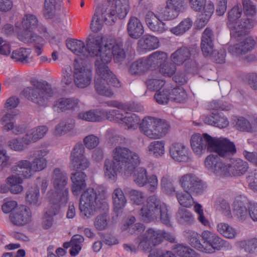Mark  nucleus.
Wrapping results in <instances>:
<instances>
[{
    "label": "nucleus",
    "instance_id": "obj_1",
    "mask_svg": "<svg viewBox=\"0 0 257 257\" xmlns=\"http://www.w3.org/2000/svg\"><path fill=\"white\" fill-rule=\"evenodd\" d=\"M191 146L193 151L198 155L205 151L214 152L220 157H226L234 154L236 150L233 143L226 138H213L207 134H196L191 139Z\"/></svg>",
    "mask_w": 257,
    "mask_h": 257
},
{
    "label": "nucleus",
    "instance_id": "obj_2",
    "mask_svg": "<svg viewBox=\"0 0 257 257\" xmlns=\"http://www.w3.org/2000/svg\"><path fill=\"white\" fill-rule=\"evenodd\" d=\"M183 234L192 247L205 253H212L215 250L231 247L227 241L209 230H204L200 235L195 231L188 229L185 230Z\"/></svg>",
    "mask_w": 257,
    "mask_h": 257
},
{
    "label": "nucleus",
    "instance_id": "obj_3",
    "mask_svg": "<svg viewBox=\"0 0 257 257\" xmlns=\"http://www.w3.org/2000/svg\"><path fill=\"white\" fill-rule=\"evenodd\" d=\"M99 49L97 58L95 62L96 71L103 76L105 71L111 77L112 82L117 84V78L110 71L107 64L111 61L112 56L116 63L121 62L125 59L126 55L122 48V42L118 40L113 43L106 44L103 47H102L101 44Z\"/></svg>",
    "mask_w": 257,
    "mask_h": 257
},
{
    "label": "nucleus",
    "instance_id": "obj_4",
    "mask_svg": "<svg viewBox=\"0 0 257 257\" xmlns=\"http://www.w3.org/2000/svg\"><path fill=\"white\" fill-rule=\"evenodd\" d=\"M242 14V7L240 4L235 5L228 12L227 27L230 30V35L237 38L247 36L249 30L256 22L255 20L246 17L240 19Z\"/></svg>",
    "mask_w": 257,
    "mask_h": 257
},
{
    "label": "nucleus",
    "instance_id": "obj_5",
    "mask_svg": "<svg viewBox=\"0 0 257 257\" xmlns=\"http://www.w3.org/2000/svg\"><path fill=\"white\" fill-rule=\"evenodd\" d=\"M102 43V38L100 36L90 35L87 39L86 46L80 40L70 39L66 41L67 48L73 53L78 55L81 59H85L90 57L97 58L99 47Z\"/></svg>",
    "mask_w": 257,
    "mask_h": 257
},
{
    "label": "nucleus",
    "instance_id": "obj_6",
    "mask_svg": "<svg viewBox=\"0 0 257 257\" xmlns=\"http://www.w3.org/2000/svg\"><path fill=\"white\" fill-rule=\"evenodd\" d=\"M79 208L81 215L89 218L93 216L97 210L108 211V205L106 202L98 200L96 191L89 188L81 194Z\"/></svg>",
    "mask_w": 257,
    "mask_h": 257
},
{
    "label": "nucleus",
    "instance_id": "obj_7",
    "mask_svg": "<svg viewBox=\"0 0 257 257\" xmlns=\"http://www.w3.org/2000/svg\"><path fill=\"white\" fill-rule=\"evenodd\" d=\"M112 157L126 177L132 175L140 162L139 155L124 146H116L113 150Z\"/></svg>",
    "mask_w": 257,
    "mask_h": 257
},
{
    "label": "nucleus",
    "instance_id": "obj_8",
    "mask_svg": "<svg viewBox=\"0 0 257 257\" xmlns=\"http://www.w3.org/2000/svg\"><path fill=\"white\" fill-rule=\"evenodd\" d=\"M130 9L128 0H116L115 4H105L98 7L96 11L108 25H113L117 18L125 17Z\"/></svg>",
    "mask_w": 257,
    "mask_h": 257
},
{
    "label": "nucleus",
    "instance_id": "obj_9",
    "mask_svg": "<svg viewBox=\"0 0 257 257\" xmlns=\"http://www.w3.org/2000/svg\"><path fill=\"white\" fill-rule=\"evenodd\" d=\"M31 85L24 89L23 94L28 99L40 106H45L48 98L54 94V91L46 82L34 79L31 80Z\"/></svg>",
    "mask_w": 257,
    "mask_h": 257
},
{
    "label": "nucleus",
    "instance_id": "obj_10",
    "mask_svg": "<svg viewBox=\"0 0 257 257\" xmlns=\"http://www.w3.org/2000/svg\"><path fill=\"white\" fill-rule=\"evenodd\" d=\"M180 182L184 191L192 195H201L207 188L206 184L192 174L183 175Z\"/></svg>",
    "mask_w": 257,
    "mask_h": 257
},
{
    "label": "nucleus",
    "instance_id": "obj_11",
    "mask_svg": "<svg viewBox=\"0 0 257 257\" xmlns=\"http://www.w3.org/2000/svg\"><path fill=\"white\" fill-rule=\"evenodd\" d=\"M160 200L156 195L148 197L147 203L144 205L139 211L141 219L146 222H151L156 220L159 215V207Z\"/></svg>",
    "mask_w": 257,
    "mask_h": 257
},
{
    "label": "nucleus",
    "instance_id": "obj_12",
    "mask_svg": "<svg viewBox=\"0 0 257 257\" xmlns=\"http://www.w3.org/2000/svg\"><path fill=\"white\" fill-rule=\"evenodd\" d=\"M74 82L78 88H84L88 86L92 80V71L87 66L75 60Z\"/></svg>",
    "mask_w": 257,
    "mask_h": 257
},
{
    "label": "nucleus",
    "instance_id": "obj_13",
    "mask_svg": "<svg viewBox=\"0 0 257 257\" xmlns=\"http://www.w3.org/2000/svg\"><path fill=\"white\" fill-rule=\"evenodd\" d=\"M110 121L124 123L127 129H135L138 126L140 118L135 114L128 113L123 110L111 109L108 113Z\"/></svg>",
    "mask_w": 257,
    "mask_h": 257
},
{
    "label": "nucleus",
    "instance_id": "obj_14",
    "mask_svg": "<svg viewBox=\"0 0 257 257\" xmlns=\"http://www.w3.org/2000/svg\"><path fill=\"white\" fill-rule=\"evenodd\" d=\"M182 0H168L166 6L159 9L157 12L158 20L159 21L163 20H170L174 19L178 15V12L183 7Z\"/></svg>",
    "mask_w": 257,
    "mask_h": 257
},
{
    "label": "nucleus",
    "instance_id": "obj_15",
    "mask_svg": "<svg viewBox=\"0 0 257 257\" xmlns=\"http://www.w3.org/2000/svg\"><path fill=\"white\" fill-rule=\"evenodd\" d=\"M96 72L99 76V77L95 78L94 80V87L96 91L100 95L107 97H111L113 94V93L112 90L105 85V82L107 83L108 85L118 87L120 86L119 81L117 79L118 83L114 84L112 82V79L111 77L109 76L105 71L104 72V76L99 74L96 70Z\"/></svg>",
    "mask_w": 257,
    "mask_h": 257
},
{
    "label": "nucleus",
    "instance_id": "obj_16",
    "mask_svg": "<svg viewBox=\"0 0 257 257\" xmlns=\"http://www.w3.org/2000/svg\"><path fill=\"white\" fill-rule=\"evenodd\" d=\"M48 153L49 150L44 148L37 149L30 152L28 159L32 160L31 162L32 171H40L46 167L47 161L44 157Z\"/></svg>",
    "mask_w": 257,
    "mask_h": 257
},
{
    "label": "nucleus",
    "instance_id": "obj_17",
    "mask_svg": "<svg viewBox=\"0 0 257 257\" xmlns=\"http://www.w3.org/2000/svg\"><path fill=\"white\" fill-rule=\"evenodd\" d=\"M31 212L24 205L14 209L10 214L11 222L15 225L22 226L29 223L31 220Z\"/></svg>",
    "mask_w": 257,
    "mask_h": 257
},
{
    "label": "nucleus",
    "instance_id": "obj_18",
    "mask_svg": "<svg viewBox=\"0 0 257 257\" xmlns=\"http://www.w3.org/2000/svg\"><path fill=\"white\" fill-rule=\"evenodd\" d=\"M139 247L141 250L149 251L152 246L160 243V238L156 235L155 230L149 228L140 238Z\"/></svg>",
    "mask_w": 257,
    "mask_h": 257
},
{
    "label": "nucleus",
    "instance_id": "obj_19",
    "mask_svg": "<svg viewBox=\"0 0 257 257\" xmlns=\"http://www.w3.org/2000/svg\"><path fill=\"white\" fill-rule=\"evenodd\" d=\"M170 155L173 160L179 162H187L191 160L188 148L180 143H174L171 146Z\"/></svg>",
    "mask_w": 257,
    "mask_h": 257
},
{
    "label": "nucleus",
    "instance_id": "obj_20",
    "mask_svg": "<svg viewBox=\"0 0 257 257\" xmlns=\"http://www.w3.org/2000/svg\"><path fill=\"white\" fill-rule=\"evenodd\" d=\"M214 35L213 31L209 28H206L202 33L201 49L204 56H208L214 49Z\"/></svg>",
    "mask_w": 257,
    "mask_h": 257
},
{
    "label": "nucleus",
    "instance_id": "obj_21",
    "mask_svg": "<svg viewBox=\"0 0 257 257\" xmlns=\"http://www.w3.org/2000/svg\"><path fill=\"white\" fill-rule=\"evenodd\" d=\"M109 111L104 110L93 109L85 112H81L78 114L77 117L79 119L87 121L97 122L100 121L103 118L109 120Z\"/></svg>",
    "mask_w": 257,
    "mask_h": 257
},
{
    "label": "nucleus",
    "instance_id": "obj_22",
    "mask_svg": "<svg viewBox=\"0 0 257 257\" xmlns=\"http://www.w3.org/2000/svg\"><path fill=\"white\" fill-rule=\"evenodd\" d=\"M69 189H55V192H49L48 194L50 202L53 204L49 209L58 207L60 209L61 205H65L68 200Z\"/></svg>",
    "mask_w": 257,
    "mask_h": 257
},
{
    "label": "nucleus",
    "instance_id": "obj_23",
    "mask_svg": "<svg viewBox=\"0 0 257 257\" xmlns=\"http://www.w3.org/2000/svg\"><path fill=\"white\" fill-rule=\"evenodd\" d=\"M18 37L20 40L25 43H34L36 53L38 55L41 54V50L45 43V41L42 37L32 33H22L19 35Z\"/></svg>",
    "mask_w": 257,
    "mask_h": 257
},
{
    "label": "nucleus",
    "instance_id": "obj_24",
    "mask_svg": "<svg viewBox=\"0 0 257 257\" xmlns=\"http://www.w3.org/2000/svg\"><path fill=\"white\" fill-rule=\"evenodd\" d=\"M86 177V174L81 171H76L71 174V180L73 183L72 192L74 195H78L85 189L86 186L85 183Z\"/></svg>",
    "mask_w": 257,
    "mask_h": 257
},
{
    "label": "nucleus",
    "instance_id": "obj_25",
    "mask_svg": "<svg viewBox=\"0 0 257 257\" xmlns=\"http://www.w3.org/2000/svg\"><path fill=\"white\" fill-rule=\"evenodd\" d=\"M248 169V163L240 159L233 160L228 164V176H240L244 175Z\"/></svg>",
    "mask_w": 257,
    "mask_h": 257
},
{
    "label": "nucleus",
    "instance_id": "obj_26",
    "mask_svg": "<svg viewBox=\"0 0 257 257\" xmlns=\"http://www.w3.org/2000/svg\"><path fill=\"white\" fill-rule=\"evenodd\" d=\"M127 31L129 36L134 39L140 38L144 33L141 22L135 17H132L130 19L127 25Z\"/></svg>",
    "mask_w": 257,
    "mask_h": 257
},
{
    "label": "nucleus",
    "instance_id": "obj_27",
    "mask_svg": "<svg viewBox=\"0 0 257 257\" xmlns=\"http://www.w3.org/2000/svg\"><path fill=\"white\" fill-rule=\"evenodd\" d=\"M145 21L149 29L153 32L161 33L167 29L165 24L158 20L157 13L155 14L149 11L146 15Z\"/></svg>",
    "mask_w": 257,
    "mask_h": 257
},
{
    "label": "nucleus",
    "instance_id": "obj_28",
    "mask_svg": "<svg viewBox=\"0 0 257 257\" xmlns=\"http://www.w3.org/2000/svg\"><path fill=\"white\" fill-rule=\"evenodd\" d=\"M48 131L47 127L45 125L39 126L30 130L23 138V141L26 145L35 142L42 139Z\"/></svg>",
    "mask_w": 257,
    "mask_h": 257
},
{
    "label": "nucleus",
    "instance_id": "obj_29",
    "mask_svg": "<svg viewBox=\"0 0 257 257\" xmlns=\"http://www.w3.org/2000/svg\"><path fill=\"white\" fill-rule=\"evenodd\" d=\"M104 173L105 177L111 182H114L117 179V172L120 170V167L113 159H106L104 163Z\"/></svg>",
    "mask_w": 257,
    "mask_h": 257
},
{
    "label": "nucleus",
    "instance_id": "obj_30",
    "mask_svg": "<svg viewBox=\"0 0 257 257\" xmlns=\"http://www.w3.org/2000/svg\"><path fill=\"white\" fill-rule=\"evenodd\" d=\"M52 180L55 189H68L66 187L68 181L67 174L61 171L60 169L56 168L54 169Z\"/></svg>",
    "mask_w": 257,
    "mask_h": 257
},
{
    "label": "nucleus",
    "instance_id": "obj_31",
    "mask_svg": "<svg viewBox=\"0 0 257 257\" xmlns=\"http://www.w3.org/2000/svg\"><path fill=\"white\" fill-rule=\"evenodd\" d=\"M114 211L117 213L121 212L125 207L127 200L124 193L120 188H115L112 193Z\"/></svg>",
    "mask_w": 257,
    "mask_h": 257
},
{
    "label": "nucleus",
    "instance_id": "obj_32",
    "mask_svg": "<svg viewBox=\"0 0 257 257\" xmlns=\"http://www.w3.org/2000/svg\"><path fill=\"white\" fill-rule=\"evenodd\" d=\"M168 56L166 53L163 51H156L148 57L146 58L149 68H155L158 66H161L166 61Z\"/></svg>",
    "mask_w": 257,
    "mask_h": 257
},
{
    "label": "nucleus",
    "instance_id": "obj_33",
    "mask_svg": "<svg viewBox=\"0 0 257 257\" xmlns=\"http://www.w3.org/2000/svg\"><path fill=\"white\" fill-rule=\"evenodd\" d=\"M62 0H45L43 11V15L46 19H53L56 14L57 10L60 9Z\"/></svg>",
    "mask_w": 257,
    "mask_h": 257
},
{
    "label": "nucleus",
    "instance_id": "obj_34",
    "mask_svg": "<svg viewBox=\"0 0 257 257\" xmlns=\"http://www.w3.org/2000/svg\"><path fill=\"white\" fill-rule=\"evenodd\" d=\"M192 52V49L181 47L171 55V60L174 63L181 65L190 58Z\"/></svg>",
    "mask_w": 257,
    "mask_h": 257
},
{
    "label": "nucleus",
    "instance_id": "obj_35",
    "mask_svg": "<svg viewBox=\"0 0 257 257\" xmlns=\"http://www.w3.org/2000/svg\"><path fill=\"white\" fill-rule=\"evenodd\" d=\"M240 199H236L233 203V213L237 219L240 221L244 220L248 216V210H247L245 201Z\"/></svg>",
    "mask_w": 257,
    "mask_h": 257
},
{
    "label": "nucleus",
    "instance_id": "obj_36",
    "mask_svg": "<svg viewBox=\"0 0 257 257\" xmlns=\"http://www.w3.org/2000/svg\"><path fill=\"white\" fill-rule=\"evenodd\" d=\"M138 44L142 49L152 50L159 47V41L156 37L145 35L139 40Z\"/></svg>",
    "mask_w": 257,
    "mask_h": 257
},
{
    "label": "nucleus",
    "instance_id": "obj_37",
    "mask_svg": "<svg viewBox=\"0 0 257 257\" xmlns=\"http://www.w3.org/2000/svg\"><path fill=\"white\" fill-rule=\"evenodd\" d=\"M170 126L165 120L156 118L153 133H151L152 139H159L165 136L168 133Z\"/></svg>",
    "mask_w": 257,
    "mask_h": 257
},
{
    "label": "nucleus",
    "instance_id": "obj_38",
    "mask_svg": "<svg viewBox=\"0 0 257 257\" xmlns=\"http://www.w3.org/2000/svg\"><path fill=\"white\" fill-rule=\"evenodd\" d=\"M176 217L178 222L182 225H190L195 221L192 212L182 207H179Z\"/></svg>",
    "mask_w": 257,
    "mask_h": 257
},
{
    "label": "nucleus",
    "instance_id": "obj_39",
    "mask_svg": "<svg viewBox=\"0 0 257 257\" xmlns=\"http://www.w3.org/2000/svg\"><path fill=\"white\" fill-rule=\"evenodd\" d=\"M26 200L31 206L38 207L41 204L39 187L35 185L29 188L26 193Z\"/></svg>",
    "mask_w": 257,
    "mask_h": 257
},
{
    "label": "nucleus",
    "instance_id": "obj_40",
    "mask_svg": "<svg viewBox=\"0 0 257 257\" xmlns=\"http://www.w3.org/2000/svg\"><path fill=\"white\" fill-rule=\"evenodd\" d=\"M146 58H141L134 62L128 68L132 75H140L149 69Z\"/></svg>",
    "mask_w": 257,
    "mask_h": 257
},
{
    "label": "nucleus",
    "instance_id": "obj_41",
    "mask_svg": "<svg viewBox=\"0 0 257 257\" xmlns=\"http://www.w3.org/2000/svg\"><path fill=\"white\" fill-rule=\"evenodd\" d=\"M108 143L111 145L124 146L128 144L129 141L126 138L119 135L116 131L112 128L107 131Z\"/></svg>",
    "mask_w": 257,
    "mask_h": 257
},
{
    "label": "nucleus",
    "instance_id": "obj_42",
    "mask_svg": "<svg viewBox=\"0 0 257 257\" xmlns=\"http://www.w3.org/2000/svg\"><path fill=\"white\" fill-rule=\"evenodd\" d=\"M203 13L200 14L195 21V26L198 29H202L207 23L214 10V6L212 4H209L204 10Z\"/></svg>",
    "mask_w": 257,
    "mask_h": 257
},
{
    "label": "nucleus",
    "instance_id": "obj_43",
    "mask_svg": "<svg viewBox=\"0 0 257 257\" xmlns=\"http://www.w3.org/2000/svg\"><path fill=\"white\" fill-rule=\"evenodd\" d=\"M38 26L37 17L32 14L25 15L22 21L23 31L22 33H32L33 30Z\"/></svg>",
    "mask_w": 257,
    "mask_h": 257
},
{
    "label": "nucleus",
    "instance_id": "obj_44",
    "mask_svg": "<svg viewBox=\"0 0 257 257\" xmlns=\"http://www.w3.org/2000/svg\"><path fill=\"white\" fill-rule=\"evenodd\" d=\"M157 118L148 116L144 117L139 124L140 131L150 139H152L151 133H153L151 127L154 128Z\"/></svg>",
    "mask_w": 257,
    "mask_h": 257
},
{
    "label": "nucleus",
    "instance_id": "obj_45",
    "mask_svg": "<svg viewBox=\"0 0 257 257\" xmlns=\"http://www.w3.org/2000/svg\"><path fill=\"white\" fill-rule=\"evenodd\" d=\"M13 171L19 172V175H22L25 178H29L32 175L31 162L28 160H21L17 163V165L12 168Z\"/></svg>",
    "mask_w": 257,
    "mask_h": 257
},
{
    "label": "nucleus",
    "instance_id": "obj_46",
    "mask_svg": "<svg viewBox=\"0 0 257 257\" xmlns=\"http://www.w3.org/2000/svg\"><path fill=\"white\" fill-rule=\"evenodd\" d=\"M175 194L178 202L182 207L189 208L194 204V201L192 194L189 192L177 191Z\"/></svg>",
    "mask_w": 257,
    "mask_h": 257
},
{
    "label": "nucleus",
    "instance_id": "obj_47",
    "mask_svg": "<svg viewBox=\"0 0 257 257\" xmlns=\"http://www.w3.org/2000/svg\"><path fill=\"white\" fill-rule=\"evenodd\" d=\"M133 179L134 182L140 186H144L147 184L148 176L146 170L142 167L134 170Z\"/></svg>",
    "mask_w": 257,
    "mask_h": 257
},
{
    "label": "nucleus",
    "instance_id": "obj_48",
    "mask_svg": "<svg viewBox=\"0 0 257 257\" xmlns=\"http://www.w3.org/2000/svg\"><path fill=\"white\" fill-rule=\"evenodd\" d=\"M78 100L75 98H61L58 100L56 105L62 111L75 109L77 107Z\"/></svg>",
    "mask_w": 257,
    "mask_h": 257
},
{
    "label": "nucleus",
    "instance_id": "obj_49",
    "mask_svg": "<svg viewBox=\"0 0 257 257\" xmlns=\"http://www.w3.org/2000/svg\"><path fill=\"white\" fill-rule=\"evenodd\" d=\"M237 246L244 251L249 253H253L257 249V239L252 238L246 240H241L236 243Z\"/></svg>",
    "mask_w": 257,
    "mask_h": 257
},
{
    "label": "nucleus",
    "instance_id": "obj_50",
    "mask_svg": "<svg viewBox=\"0 0 257 257\" xmlns=\"http://www.w3.org/2000/svg\"><path fill=\"white\" fill-rule=\"evenodd\" d=\"M30 49L21 48L19 50L13 52L11 58L16 61H20L24 64L29 62Z\"/></svg>",
    "mask_w": 257,
    "mask_h": 257
},
{
    "label": "nucleus",
    "instance_id": "obj_51",
    "mask_svg": "<svg viewBox=\"0 0 257 257\" xmlns=\"http://www.w3.org/2000/svg\"><path fill=\"white\" fill-rule=\"evenodd\" d=\"M217 231L226 238H234L237 232L236 230L225 223H220L217 226Z\"/></svg>",
    "mask_w": 257,
    "mask_h": 257
},
{
    "label": "nucleus",
    "instance_id": "obj_52",
    "mask_svg": "<svg viewBox=\"0 0 257 257\" xmlns=\"http://www.w3.org/2000/svg\"><path fill=\"white\" fill-rule=\"evenodd\" d=\"M170 99L178 103L184 102L187 98V94L185 90L180 87L173 88L169 92Z\"/></svg>",
    "mask_w": 257,
    "mask_h": 257
},
{
    "label": "nucleus",
    "instance_id": "obj_53",
    "mask_svg": "<svg viewBox=\"0 0 257 257\" xmlns=\"http://www.w3.org/2000/svg\"><path fill=\"white\" fill-rule=\"evenodd\" d=\"M161 186L163 191L168 195H172L176 192L172 179L169 175L163 176L161 180Z\"/></svg>",
    "mask_w": 257,
    "mask_h": 257
},
{
    "label": "nucleus",
    "instance_id": "obj_54",
    "mask_svg": "<svg viewBox=\"0 0 257 257\" xmlns=\"http://www.w3.org/2000/svg\"><path fill=\"white\" fill-rule=\"evenodd\" d=\"M164 145L163 141H154L148 146V151L151 154L156 157L161 156L164 154Z\"/></svg>",
    "mask_w": 257,
    "mask_h": 257
},
{
    "label": "nucleus",
    "instance_id": "obj_55",
    "mask_svg": "<svg viewBox=\"0 0 257 257\" xmlns=\"http://www.w3.org/2000/svg\"><path fill=\"white\" fill-rule=\"evenodd\" d=\"M90 162L89 159L84 156L82 158H79L76 161H72L70 162V168L71 170H85L90 166Z\"/></svg>",
    "mask_w": 257,
    "mask_h": 257
},
{
    "label": "nucleus",
    "instance_id": "obj_56",
    "mask_svg": "<svg viewBox=\"0 0 257 257\" xmlns=\"http://www.w3.org/2000/svg\"><path fill=\"white\" fill-rule=\"evenodd\" d=\"M103 213L97 215L94 221L95 228L98 230H103L108 227L109 217L106 213L107 211H103Z\"/></svg>",
    "mask_w": 257,
    "mask_h": 257
},
{
    "label": "nucleus",
    "instance_id": "obj_57",
    "mask_svg": "<svg viewBox=\"0 0 257 257\" xmlns=\"http://www.w3.org/2000/svg\"><path fill=\"white\" fill-rule=\"evenodd\" d=\"M192 24L190 19H185L177 26L172 28L171 32L176 35L183 34L191 28Z\"/></svg>",
    "mask_w": 257,
    "mask_h": 257
},
{
    "label": "nucleus",
    "instance_id": "obj_58",
    "mask_svg": "<svg viewBox=\"0 0 257 257\" xmlns=\"http://www.w3.org/2000/svg\"><path fill=\"white\" fill-rule=\"evenodd\" d=\"M160 219L161 222L167 226H171L170 222L171 214L169 212V210L166 205L161 203L160 204L159 207Z\"/></svg>",
    "mask_w": 257,
    "mask_h": 257
},
{
    "label": "nucleus",
    "instance_id": "obj_59",
    "mask_svg": "<svg viewBox=\"0 0 257 257\" xmlns=\"http://www.w3.org/2000/svg\"><path fill=\"white\" fill-rule=\"evenodd\" d=\"M85 149L83 145L81 143H78L75 145L72 150L70 157V162L76 161L79 158L85 156Z\"/></svg>",
    "mask_w": 257,
    "mask_h": 257
},
{
    "label": "nucleus",
    "instance_id": "obj_60",
    "mask_svg": "<svg viewBox=\"0 0 257 257\" xmlns=\"http://www.w3.org/2000/svg\"><path fill=\"white\" fill-rule=\"evenodd\" d=\"M216 163V164L210 170L218 176H228V172H227L228 164L225 165L223 163L219 157V160H217Z\"/></svg>",
    "mask_w": 257,
    "mask_h": 257
},
{
    "label": "nucleus",
    "instance_id": "obj_61",
    "mask_svg": "<svg viewBox=\"0 0 257 257\" xmlns=\"http://www.w3.org/2000/svg\"><path fill=\"white\" fill-rule=\"evenodd\" d=\"M173 249L175 252L181 257H192L194 251L191 248L183 244H176Z\"/></svg>",
    "mask_w": 257,
    "mask_h": 257
},
{
    "label": "nucleus",
    "instance_id": "obj_62",
    "mask_svg": "<svg viewBox=\"0 0 257 257\" xmlns=\"http://www.w3.org/2000/svg\"><path fill=\"white\" fill-rule=\"evenodd\" d=\"M59 212V208L56 207L55 208L49 209L46 212V217L43 222V227L45 229H48L53 224V219L52 216L56 215Z\"/></svg>",
    "mask_w": 257,
    "mask_h": 257
},
{
    "label": "nucleus",
    "instance_id": "obj_63",
    "mask_svg": "<svg viewBox=\"0 0 257 257\" xmlns=\"http://www.w3.org/2000/svg\"><path fill=\"white\" fill-rule=\"evenodd\" d=\"M236 128L240 131L251 132L253 131V126L250 122L245 118L239 117L236 122Z\"/></svg>",
    "mask_w": 257,
    "mask_h": 257
},
{
    "label": "nucleus",
    "instance_id": "obj_64",
    "mask_svg": "<svg viewBox=\"0 0 257 257\" xmlns=\"http://www.w3.org/2000/svg\"><path fill=\"white\" fill-rule=\"evenodd\" d=\"M226 52L224 49L219 50H212V52L207 57H210L213 61L217 63H223L225 62Z\"/></svg>",
    "mask_w": 257,
    "mask_h": 257
}]
</instances>
